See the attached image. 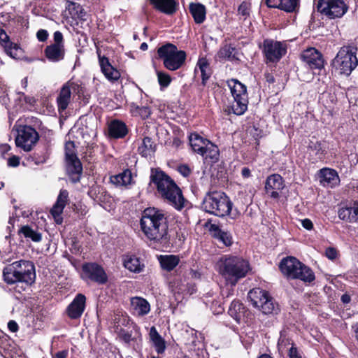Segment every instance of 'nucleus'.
I'll list each match as a JSON object with an SVG mask.
<instances>
[{
  "label": "nucleus",
  "instance_id": "obj_59",
  "mask_svg": "<svg viewBox=\"0 0 358 358\" xmlns=\"http://www.w3.org/2000/svg\"><path fill=\"white\" fill-rule=\"evenodd\" d=\"M8 328L11 332H16L18 330V325L15 321L10 320L8 323Z\"/></svg>",
  "mask_w": 358,
  "mask_h": 358
},
{
  "label": "nucleus",
  "instance_id": "obj_34",
  "mask_svg": "<svg viewBox=\"0 0 358 358\" xmlns=\"http://www.w3.org/2000/svg\"><path fill=\"white\" fill-rule=\"evenodd\" d=\"M111 183L116 186H127L133 182L132 173L129 169L123 171L121 173L112 176L110 178Z\"/></svg>",
  "mask_w": 358,
  "mask_h": 358
},
{
  "label": "nucleus",
  "instance_id": "obj_18",
  "mask_svg": "<svg viewBox=\"0 0 358 358\" xmlns=\"http://www.w3.org/2000/svg\"><path fill=\"white\" fill-rule=\"evenodd\" d=\"M108 132L110 138L119 139L124 138L129 129L126 124L120 120H113L108 124Z\"/></svg>",
  "mask_w": 358,
  "mask_h": 358
},
{
  "label": "nucleus",
  "instance_id": "obj_14",
  "mask_svg": "<svg viewBox=\"0 0 358 358\" xmlns=\"http://www.w3.org/2000/svg\"><path fill=\"white\" fill-rule=\"evenodd\" d=\"M263 53L270 62H277L286 53V48L282 43L271 39L263 42Z\"/></svg>",
  "mask_w": 358,
  "mask_h": 358
},
{
  "label": "nucleus",
  "instance_id": "obj_50",
  "mask_svg": "<svg viewBox=\"0 0 358 358\" xmlns=\"http://www.w3.org/2000/svg\"><path fill=\"white\" fill-rule=\"evenodd\" d=\"M54 43L52 45H64L63 41V35L59 31H57L53 34Z\"/></svg>",
  "mask_w": 358,
  "mask_h": 358
},
{
  "label": "nucleus",
  "instance_id": "obj_64",
  "mask_svg": "<svg viewBox=\"0 0 358 358\" xmlns=\"http://www.w3.org/2000/svg\"><path fill=\"white\" fill-rule=\"evenodd\" d=\"M148 48V45L146 43H143L141 44L140 49L141 50H143V51L147 50Z\"/></svg>",
  "mask_w": 358,
  "mask_h": 358
},
{
  "label": "nucleus",
  "instance_id": "obj_52",
  "mask_svg": "<svg viewBox=\"0 0 358 358\" xmlns=\"http://www.w3.org/2000/svg\"><path fill=\"white\" fill-rule=\"evenodd\" d=\"M36 36L39 41L43 42L48 39V33L45 29H40L37 31Z\"/></svg>",
  "mask_w": 358,
  "mask_h": 358
},
{
  "label": "nucleus",
  "instance_id": "obj_35",
  "mask_svg": "<svg viewBox=\"0 0 358 358\" xmlns=\"http://www.w3.org/2000/svg\"><path fill=\"white\" fill-rule=\"evenodd\" d=\"M268 294L264 289L255 288L248 292V299L254 307L259 308Z\"/></svg>",
  "mask_w": 358,
  "mask_h": 358
},
{
  "label": "nucleus",
  "instance_id": "obj_61",
  "mask_svg": "<svg viewBox=\"0 0 358 358\" xmlns=\"http://www.w3.org/2000/svg\"><path fill=\"white\" fill-rule=\"evenodd\" d=\"M341 301L344 303H348L350 301V297L349 295L348 294H343L342 296H341Z\"/></svg>",
  "mask_w": 358,
  "mask_h": 358
},
{
  "label": "nucleus",
  "instance_id": "obj_46",
  "mask_svg": "<svg viewBox=\"0 0 358 358\" xmlns=\"http://www.w3.org/2000/svg\"><path fill=\"white\" fill-rule=\"evenodd\" d=\"M157 76L161 88H166L170 85L171 82V78L168 73L163 71H157Z\"/></svg>",
  "mask_w": 358,
  "mask_h": 358
},
{
  "label": "nucleus",
  "instance_id": "obj_57",
  "mask_svg": "<svg viewBox=\"0 0 358 358\" xmlns=\"http://www.w3.org/2000/svg\"><path fill=\"white\" fill-rule=\"evenodd\" d=\"M69 355V351L67 350H64L59 352H57L55 354H52V358H66Z\"/></svg>",
  "mask_w": 358,
  "mask_h": 358
},
{
  "label": "nucleus",
  "instance_id": "obj_39",
  "mask_svg": "<svg viewBox=\"0 0 358 358\" xmlns=\"http://www.w3.org/2000/svg\"><path fill=\"white\" fill-rule=\"evenodd\" d=\"M189 11L197 24L202 23L206 19V8L201 3H191L189 5Z\"/></svg>",
  "mask_w": 358,
  "mask_h": 358
},
{
  "label": "nucleus",
  "instance_id": "obj_56",
  "mask_svg": "<svg viewBox=\"0 0 358 358\" xmlns=\"http://www.w3.org/2000/svg\"><path fill=\"white\" fill-rule=\"evenodd\" d=\"M8 164L12 167H17L20 164V157L17 156H12L8 160Z\"/></svg>",
  "mask_w": 358,
  "mask_h": 358
},
{
  "label": "nucleus",
  "instance_id": "obj_36",
  "mask_svg": "<svg viewBox=\"0 0 358 358\" xmlns=\"http://www.w3.org/2000/svg\"><path fill=\"white\" fill-rule=\"evenodd\" d=\"M159 262L164 270L171 271L178 266L180 259L178 256L173 255H160Z\"/></svg>",
  "mask_w": 358,
  "mask_h": 358
},
{
  "label": "nucleus",
  "instance_id": "obj_8",
  "mask_svg": "<svg viewBox=\"0 0 358 358\" xmlns=\"http://www.w3.org/2000/svg\"><path fill=\"white\" fill-rule=\"evenodd\" d=\"M157 55L164 67L172 71L180 69L187 57L184 50H179L175 45L169 43L160 46L157 49Z\"/></svg>",
  "mask_w": 358,
  "mask_h": 358
},
{
  "label": "nucleus",
  "instance_id": "obj_12",
  "mask_svg": "<svg viewBox=\"0 0 358 358\" xmlns=\"http://www.w3.org/2000/svg\"><path fill=\"white\" fill-rule=\"evenodd\" d=\"M317 10L329 19L341 18L348 10L343 0H320Z\"/></svg>",
  "mask_w": 358,
  "mask_h": 358
},
{
  "label": "nucleus",
  "instance_id": "obj_21",
  "mask_svg": "<svg viewBox=\"0 0 358 358\" xmlns=\"http://www.w3.org/2000/svg\"><path fill=\"white\" fill-rule=\"evenodd\" d=\"M320 182L324 187L332 188L340 182L337 172L329 168H324L320 171Z\"/></svg>",
  "mask_w": 358,
  "mask_h": 358
},
{
  "label": "nucleus",
  "instance_id": "obj_47",
  "mask_svg": "<svg viewBox=\"0 0 358 358\" xmlns=\"http://www.w3.org/2000/svg\"><path fill=\"white\" fill-rule=\"evenodd\" d=\"M236 49L230 45H225L222 48L219 52V57L222 59H232L234 58V52Z\"/></svg>",
  "mask_w": 358,
  "mask_h": 358
},
{
  "label": "nucleus",
  "instance_id": "obj_58",
  "mask_svg": "<svg viewBox=\"0 0 358 358\" xmlns=\"http://www.w3.org/2000/svg\"><path fill=\"white\" fill-rule=\"evenodd\" d=\"M301 224L303 228H305L307 230H310L313 227V222L309 219H303L301 220Z\"/></svg>",
  "mask_w": 358,
  "mask_h": 358
},
{
  "label": "nucleus",
  "instance_id": "obj_26",
  "mask_svg": "<svg viewBox=\"0 0 358 358\" xmlns=\"http://www.w3.org/2000/svg\"><path fill=\"white\" fill-rule=\"evenodd\" d=\"M131 307L134 313L138 316H144L150 310V305L148 301L139 296L131 299Z\"/></svg>",
  "mask_w": 358,
  "mask_h": 358
},
{
  "label": "nucleus",
  "instance_id": "obj_9",
  "mask_svg": "<svg viewBox=\"0 0 358 358\" xmlns=\"http://www.w3.org/2000/svg\"><path fill=\"white\" fill-rule=\"evenodd\" d=\"M227 85L234 98L231 110L235 115H241L248 109V96L246 87L236 79L228 80Z\"/></svg>",
  "mask_w": 358,
  "mask_h": 358
},
{
  "label": "nucleus",
  "instance_id": "obj_1",
  "mask_svg": "<svg viewBox=\"0 0 358 358\" xmlns=\"http://www.w3.org/2000/svg\"><path fill=\"white\" fill-rule=\"evenodd\" d=\"M142 232L150 241L160 242L167 240L168 216L162 210L156 208H147L140 220Z\"/></svg>",
  "mask_w": 358,
  "mask_h": 358
},
{
  "label": "nucleus",
  "instance_id": "obj_6",
  "mask_svg": "<svg viewBox=\"0 0 358 358\" xmlns=\"http://www.w3.org/2000/svg\"><path fill=\"white\" fill-rule=\"evenodd\" d=\"M281 272L287 278L299 279L305 282L315 280L313 271L294 257L284 258L280 263Z\"/></svg>",
  "mask_w": 358,
  "mask_h": 358
},
{
  "label": "nucleus",
  "instance_id": "obj_3",
  "mask_svg": "<svg viewBox=\"0 0 358 358\" xmlns=\"http://www.w3.org/2000/svg\"><path fill=\"white\" fill-rule=\"evenodd\" d=\"M218 273L226 284L234 287L250 270L249 262L239 256L224 255L217 263Z\"/></svg>",
  "mask_w": 358,
  "mask_h": 358
},
{
  "label": "nucleus",
  "instance_id": "obj_11",
  "mask_svg": "<svg viewBox=\"0 0 358 358\" xmlns=\"http://www.w3.org/2000/svg\"><path fill=\"white\" fill-rule=\"evenodd\" d=\"M65 156L66 161V171L72 182L76 183L80 181L83 172V167L80 161L75 152V145L72 141L65 144Z\"/></svg>",
  "mask_w": 358,
  "mask_h": 358
},
{
  "label": "nucleus",
  "instance_id": "obj_51",
  "mask_svg": "<svg viewBox=\"0 0 358 358\" xmlns=\"http://www.w3.org/2000/svg\"><path fill=\"white\" fill-rule=\"evenodd\" d=\"M337 250L334 248L329 247L325 250L326 257L331 260L335 259L337 257Z\"/></svg>",
  "mask_w": 358,
  "mask_h": 358
},
{
  "label": "nucleus",
  "instance_id": "obj_63",
  "mask_svg": "<svg viewBox=\"0 0 358 358\" xmlns=\"http://www.w3.org/2000/svg\"><path fill=\"white\" fill-rule=\"evenodd\" d=\"M1 149L2 152H7L10 149V148L8 145L5 144L1 147Z\"/></svg>",
  "mask_w": 358,
  "mask_h": 358
},
{
  "label": "nucleus",
  "instance_id": "obj_60",
  "mask_svg": "<svg viewBox=\"0 0 358 358\" xmlns=\"http://www.w3.org/2000/svg\"><path fill=\"white\" fill-rule=\"evenodd\" d=\"M241 174L243 178H249L250 176V170L248 167L242 169Z\"/></svg>",
  "mask_w": 358,
  "mask_h": 358
},
{
  "label": "nucleus",
  "instance_id": "obj_44",
  "mask_svg": "<svg viewBox=\"0 0 358 358\" xmlns=\"http://www.w3.org/2000/svg\"><path fill=\"white\" fill-rule=\"evenodd\" d=\"M130 112L133 116H139L142 119L148 118L151 113L150 108L147 106H138L134 103L130 104Z\"/></svg>",
  "mask_w": 358,
  "mask_h": 358
},
{
  "label": "nucleus",
  "instance_id": "obj_49",
  "mask_svg": "<svg viewBox=\"0 0 358 358\" xmlns=\"http://www.w3.org/2000/svg\"><path fill=\"white\" fill-rule=\"evenodd\" d=\"M9 36L4 29L0 27V44L2 47H8L10 45Z\"/></svg>",
  "mask_w": 358,
  "mask_h": 358
},
{
  "label": "nucleus",
  "instance_id": "obj_2",
  "mask_svg": "<svg viewBox=\"0 0 358 358\" xmlns=\"http://www.w3.org/2000/svg\"><path fill=\"white\" fill-rule=\"evenodd\" d=\"M150 181L155 185L162 199L178 210L185 206V199L180 187L165 172L152 169Z\"/></svg>",
  "mask_w": 358,
  "mask_h": 358
},
{
  "label": "nucleus",
  "instance_id": "obj_13",
  "mask_svg": "<svg viewBox=\"0 0 358 358\" xmlns=\"http://www.w3.org/2000/svg\"><path fill=\"white\" fill-rule=\"evenodd\" d=\"M83 279H89L98 284H105L108 280V276L104 269L96 263H86L82 267Z\"/></svg>",
  "mask_w": 358,
  "mask_h": 358
},
{
  "label": "nucleus",
  "instance_id": "obj_7",
  "mask_svg": "<svg viewBox=\"0 0 358 358\" xmlns=\"http://www.w3.org/2000/svg\"><path fill=\"white\" fill-rule=\"evenodd\" d=\"M357 48L354 45H344L340 48L332 61L333 66L341 74L350 76L358 65Z\"/></svg>",
  "mask_w": 358,
  "mask_h": 358
},
{
  "label": "nucleus",
  "instance_id": "obj_25",
  "mask_svg": "<svg viewBox=\"0 0 358 358\" xmlns=\"http://www.w3.org/2000/svg\"><path fill=\"white\" fill-rule=\"evenodd\" d=\"M199 73L201 74V84L205 86L212 74L210 63L206 57L199 58L196 63L194 73L196 75Z\"/></svg>",
  "mask_w": 358,
  "mask_h": 358
},
{
  "label": "nucleus",
  "instance_id": "obj_38",
  "mask_svg": "<svg viewBox=\"0 0 358 358\" xmlns=\"http://www.w3.org/2000/svg\"><path fill=\"white\" fill-rule=\"evenodd\" d=\"M228 313L237 323H240L244 315L245 307L240 301H234L229 306Z\"/></svg>",
  "mask_w": 358,
  "mask_h": 358
},
{
  "label": "nucleus",
  "instance_id": "obj_31",
  "mask_svg": "<svg viewBox=\"0 0 358 358\" xmlns=\"http://www.w3.org/2000/svg\"><path fill=\"white\" fill-rule=\"evenodd\" d=\"M210 232L212 236L224 246H229L232 243V237L229 232H226L220 229V227L213 224L210 227Z\"/></svg>",
  "mask_w": 358,
  "mask_h": 358
},
{
  "label": "nucleus",
  "instance_id": "obj_23",
  "mask_svg": "<svg viewBox=\"0 0 358 358\" xmlns=\"http://www.w3.org/2000/svg\"><path fill=\"white\" fill-rule=\"evenodd\" d=\"M338 217L341 220L349 222H358V201H355L348 206L340 208Z\"/></svg>",
  "mask_w": 358,
  "mask_h": 358
},
{
  "label": "nucleus",
  "instance_id": "obj_29",
  "mask_svg": "<svg viewBox=\"0 0 358 358\" xmlns=\"http://www.w3.org/2000/svg\"><path fill=\"white\" fill-rule=\"evenodd\" d=\"M149 336L155 351L158 354H163L166 348V342L155 327L150 328Z\"/></svg>",
  "mask_w": 358,
  "mask_h": 358
},
{
  "label": "nucleus",
  "instance_id": "obj_54",
  "mask_svg": "<svg viewBox=\"0 0 358 358\" xmlns=\"http://www.w3.org/2000/svg\"><path fill=\"white\" fill-rule=\"evenodd\" d=\"M238 13L239 15H241L243 17L247 16L249 14L247 3H241L238 8Z\"/></svg>",
  "mask_w": 358,
  "mask_h": 358
},
{
  "label": "nucleus",
  "instance_id": "obj_28",
  "mask_svg": "<svg viewBox=\"0 0 358 358\" xmlns=\"http://www.w3.org/2000/svg\"><path fill=\"white\" fill-rule=\"evenodd\" d=\"M153 7L166 15H171L176 10L177 3L175 0H149Z\"/></svg>",
  "mask_w": 358,
  "mask_h": 358
},
{
  "label": "nucleus",
  "instance_id": "obj_41",
  "mask_svg": "<svg viewBox=\"0 0 358 358\" xmlns=\"http://www.w3.org/2000/svg\"><path fill=\"white\" fill-rule=\"evenodd\" d=\"M155 151V145L150 137H145L138 147V152L143 157L150 156Z\"/></svg>",
  "mask_w": 358,
  "mask_h": 358
},
{
  "label": "nucleus",
  "instance_id": "obj_40",
  "mask_svg": "<svg viewBox=\"0 0 358 358\" xmlns=\"http://www.w3.org/2000/svg\"><path fill=\"white\" fill-rule=\"evenodd\" d=\"M201 154L204 159H210L211 162H216L219 159L220 152L217 145L212 143L210 141L207 143V145Z\"/></svg>",
  "mask_w": 358,
  "mask_h": 358
},
{
  "label": "nucleus",
  "instance_id": "obj_22",
  "mask_svg": "<svg viewBox=\"0 0 358 358\" xmlns=\"http://www.w3.org/2000/svg\"><path fill=\"white\" fill-rule=\"evenodd\" d=\"M269 8H278L285 12H294L299 6V0H264Z\"/></svg>",
  "mask_w": 358,
  "mask_h": 358
},
{
  "label": "nucleus",
  "instance_id": "obj_37",
  "mask_svg": "<svg viewBox=\"0 0 358 358\" xmlns=\"http://www.w3.org/2000/svg\"><path fill=\"white\" fill-rule=\"evenodd\" d=\"M67 9L73 18L80 20V21H86L87 20L88 15L80 4L71 2L69 3Z\"/></svg>",
  "mask_w": 358,
  "mask_h": 358
},
{
  "label": "nucleus",
  "instance_id": "obj_33",
  "mask_svg": "<svg viewBox=\"0 0 358 358\" xmlns=\"http://www.w3.org/2000/svg\"><path fill=\"white\" fill-rule=\"evenodd\" d=\"M189 140L192 150L199 155L203 154L202 151L207 145V143L210 142L208 139L203 138L199 134L196 133L191 134L189 137Z\"/></svg>",
  "mask_w": 358,
  "mask_h": 358
},
{
  "label": "nucleus",
  "instance_id": "obj_32",
  "mask_svg": "<svg viewBox=\"0 0 358 358\" xmlns=\"http://www.w3.org/2000/svg\"><path fill=\"white\" fill-rule=\"evenodd\" d=\"M123 265L131 272L140 273L143 270L144 264L140 259L134 255H125L123 257Z\"/></svg>",
  "mask_w": 358,
  "mask_h": 358
},
{
  "label": "nucleus",
  "instance_id": "obj_30",
  "mask_svg": "<svg viewBox=\"0 0 358 358\" xmlns=\"http://www.w3.org/2000/svg\"><path fill=\"white\" fill-rule=\"evenodd\" d=\"M71 92L69 83L64 85L60 90L59 94L57 99L58 110L59 111L65 110L71 101Z\"/></svg>",
  "mask_w": 358,
  "mask_h": 358
},
{
  "label": "nucleus",
  "instance_id": "obj_15",
  "mask_svg": "<svg viewBox=\"0 0 358 358\" xmlns=\"http://www.w3.org/2000/svg\"><path fill=\"white\" fill-rule=\"evenodd\" d=\"M301 57L308 67L311 69H321L324 67L322 55L314 48L303 51Z\"/></svg>",
  "mask_w": 358,
  "mask_h": 358
},
{
  "label": "nucleus",
  "instance_id": "obj_48",
  "mask_svg": "<svg viewBox=\"0 0 358 358\" xmlns=\"http://www.w3.org/2000/svg\"><path fill=\"white\" fill-rule=\"evenodd\" d=\"M6 52L12 58H17L18 57V51L19 48L16 44H13V43H10L8 47H4Z\"/></svg>",
  "mask_w": 358,
  "mask_h": 358
},
{
  "label": "nucleus",
  "instance_id": "obj_43",
  "mask_svg": "<svg viewBox=\"0 0 358 358\" xmlns=\"http://www.w3.org/2000/svg\"><path fill=\"white\" fill-rule=\"evenodd\" d=\"M19 234H22L24 238L30 239L34 242H40L42 238L41 233L34 230L28 225L22 227L19 230Z\"/></svg>",
  "mask_w": 358,
  "mask_h": 358
},
{
  "label": "nucleus",
  "instance_id": "obj_45",
  "mask_svg": "<svg viewBox=\"0 0 358 358\" xmlns=\"http://www.w3.org/2000/svg\"><path fill=\"white\" fill-rule=\"evenodd\" d=\"M117 336L122 342L127 345H130L131 342L135 341L136 338L133 336L131 331H127L124 329L120 328L117 331Z\"/></svg>",
  "mask_w": 358,
  "mask_h": 358
},
{
  "label": "nucleus",
  "instance_id": "obj_16",
  "mask_svg": "<svg viewBox=\"0 0 358 358\" xmlns=\"http://www.w3.org/2000/svg\"><path fill=\"white\" fill-rule=\"evenodd\" d=\"M284 186L282 178L279 174H273L267 178L265 189L271 197L278 199Z\"/></svg>",
  "mask_w": 358,
  "mask_h": 358
},
{
  "label": "nucleus",
  "instance_id": "obj_53",
  "mask_svg": "<svg viewBox=\"0 0 358 358\" xmlns=\"http://www.w3.org/2000/svg\"><path fill=\"white\" fill-rule=\"evenodd\" d=\"M289 358H303L296 348H295L293 345L289 350Z\"/></svg>",
  "mask_w": 358,
  "mask_h": 358
},
{
  "label": "nucleus",
  "instance_id": "obj_27",
  "mask_svg": "<svg viewBox=\"0 0 358 358\" xmlns=\"http://www.w3.org/2000/svg\"><path fill=\"white\" fill-rule=\"evenodd\" d=\"M325 146L317 140H311L308 144V150L310 157H312V162L315 163L318 160H321L325 155Z\"/></svg>",
  "mask_w": 358,
  "mask_h": 358
},
{
  "label": "nucleus",
  "instance_id": "obj_19",
  "mask_svg": "<svg viewBox=\"0 0 358 358\" xmlns=\"http://www.w3.org/2000/svg\"><path fill=\"white\" fill-rule=\"evenodd\" d=\"M99 62L102 73L105 77L110 82L113 83L120 78V73L109 62V60L105 56H101L98 52Z\"/></svg>",
  "mask_w": 358,
  "mask_h": 358
},
{
  "label": "nucleus",
  "instance_id": "obj_10",
  "mask_svg": "<svg viewBox=\"0 0 358 358\" xmlns=\"http://www.w3.org/2000/svg\"><path fill=\"white\" fill-rule=\"evenodd\" d=\"M17 136L15 145L25 152L30 151L38 141L39 136L33 127L27 125L15 124Z\"/></svg>",
  "mask_w": 358,
  "mask_h": 358
},
{
  "label": "nucleus",
  "instance_id": "obj_17",
  "mask_svg": "<svg viewBox=\"0 0 358 358\" xmlns=\"http://www.w3.org/2000/svg\"><path fill=\"white\" fill-rule=\"evenodd\" d=\"M86 297L83 294L76 296L67 308V314L71 319H78L81 317L85 308Z\"/></svg>",
  "mask_w": 358,
  "mask_h": 358
},
{
  "label": "nucleus",
  "instance_id": "obj_42",
  "mask_svg": "<svg viewBox=\"0 0 358 358\" xmlns=\"http://www.w3.org/2000/svg\"><path fill=\"white\" fill-rule=\"evenodd\" d=\"M258 309L262 310L264 314L277 313L278 310V306L273 302V299L268 294Z\"/></svg>",
  "mask_w": 358,
  "mask_h": 358
},
{
  "label": "nucleus",
  "instance_id": "obj_4",
  "mask_svg": "<svg viewBox=\"0 0 358 358\" xmlns=\"http://www.w3.org/2000/svg\"><path fill=\"white\" fill-rule=\"evenodd\" d=\"M201 207L205 212L220 217L229 215L235 220L240 215L237 209H232L233 203L229 197L220 191L208 192L203 198Z\"/></svg>",
  "mask_w": 358,
  "mask_h": 358
},
{
  "label": "nucleus",
  "instance_id": "obj_20",
  "mask_svg": "<svg viewBox=\"0 0 358 358\" xmlns=\"http://www.w3.org/2000/svg\"><path fill=\"white\" fill-rule=\"evenodd\" d=\"M69 198V192L66 189H61L57 196L56 203L52 208L50 213L54 217L57 223H61L62 213L64 207L66 206Z\"/></svg>",
  "mask_w": 358,
  "mask_h": 358
},
{
  "label": "nucleus",
  "instance_id": "obj_24",
  "mask_svg": "<svg viewBox=\"0 0 358 358\" xmlns=\"http://www.w3.org/2000/svg\"><path fill=\"white\" fill-rule=\"evenodd\" d=\"M44 54L49 62H59L64 59L65 55L64 45H50L44 50Z\"/></svg>",
  "mask_w": 358,
  "mask_h": 358
},
{
  "label": "nucleus",
  "instance_id": "obj_62",
  "mask_svg": "<svg viewBox=\"0 0 358 358\" xmlns=\"http://www.w3.org/2000/svg\"><path fill=\"white\" fill-rule=\"evenodd\" d=\"M266 78L267 82H268V83H274V81H275L273 76L269 73H268L266 75Z\"/></svg>",
  "mask_w": 358,
  "mask_h": 358
},
{
  "label": "nucleus",
  "instance_id": "obj_5",
  "mask_svg": "<svg viewBox=\"0 0 358 358\" xmlns=\"http://www.w3.org/2000/svg\"><path fill=\"white\" fill-rule=\"evenodd\" d=\"M3 276L4 281L8 285L16 282L31 285L36 279L35 267L30 261H16L3 268Z\"/></svg>",
  "mask_w": 358,
  "mask_h": 358
},
{
  "label": "nucleus",
  "instance_id": "obj_55",
  "mask_svg": "<svg viewBox=\"0 0 358 358\" xmlns=\"http://www.w3.org/2000/svg\"><path fill=\"white\" fill-rule=\"evenodd\" d=\"M178 170L179 173L185 177H187L190 174V169L187 165L179 166Z\"/></svg>",
  "mask_w": 358,
  "mask_h": 358
}]
</instances>
